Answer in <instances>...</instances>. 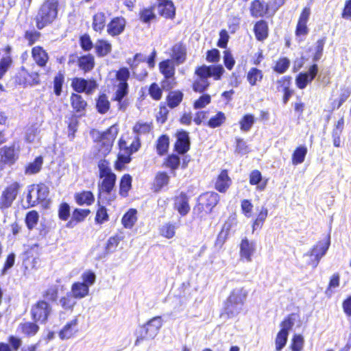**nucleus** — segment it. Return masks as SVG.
<instances>
[{"label":"nucleus","mask_w":351,"mask_h":351,"mask_svg":"<svg viewBox=\"0 0 351 351\" xmlns=\"http://www.w3.org/2000/svg\"><path fill=\"white\" fill-rule=\"evenodd\" d=\"M75 299L71 292L67 293L60 299V305L66 311H73L76 304Z\"/></svg>","instance_id":"63"},{"label":"nucleus","mask_w":351,"mask_h":351,"mask_svg":"<svg viewBox=\"0 0 351 351\" xmlns=\"http://www.w3.org/2000/svg\"><path fill=\"white\" fill-rule=\"evenodd\" d=\"M95 66V58L91 53H87L79 57L77 66L84 73L91 71Z\"/></svg>","instance_id":"38"},{"label":"nucleus","mask_w":351,"mask_h":351,"mask_svg":"<svg viewBox=\"0 0 351 351\" xmlns=\"http://www.w3.org/2000/svg\"><path fill=\"white\" fill-rule=\"evenodd\" d=\"M65 75L62 71H59L53 79V89L56 96L59 97L62 93L63 86L64 84Z\"/></svg>","instance_id":"46"},{"label":"nucleus","mask_w":351,"mask_h":351,"mask_svg":"<svg viewBox=\"0 0 351 351\" xmlns=\"http://www.w3.org/2000/svg\"><path fill=\"white\" fill-rule=\"evenodd\" d=\"M308 150L304 145L298 146L291 156V162L293 165L302 164L306 158Z\"/></svg>","instance_id":"51"},{"label":"nucleus","mask_w":351,"mask_h":351,"mask_svg":"<svg viewBox=\"0 0 351 351\" xmlns=\"http://www.w3.org/2000/svg\"><path fill=\"white\" fill-rule=\"evenodd\" d=\"M170 51V60L178 65L184 62L186 59V46L183 42L180 41L173 45Z\"/></svg>","instance_id":"23"},{"label":"nucleus","mask_w":351,"mask_h":351,"mask_svg":"<svg viewBox=\"0 0 351 351\" xmlns=\"http://www.w3.org/2000/svg\"><path fill=\"white\" fill-rule=\"evenodd\" d=\"M70 104L75 113L79 114L80 116L84 115L88 103L82 95L72 93L70 96Z\"/></svg>","instance_id":"27"},{"label":"nucleus","mask_w":351,"mask_h":351,"mask_svg":"<svg viewBox=\"0 0 351 351\" xmlns=\"http://www.w3.org/2000/svg\"><path fill=\"white\" fill-rule=\"evenodd\" d=\"M73 198L75 202L80 206H91L94 204L95 198L94 193L91 191L82 190L74 193Z\"/></svg>","instance_id":"32"},{"label":"nucleus","mask_w":351,"mask_h":351,"mask_svg":"<svg viewBox=\"0 0 351 351\" xmlns=\"http://www.w3.org/2000/svg\"><path fill=\"white\" fill-rule=\"evenodd\" d=\"M232 181L228 175V170L223 169L217 176L214 186L221 193H225L231 186Z\"/></svg>","instance_id":"22"},{"label":"nucleus","mask_w":351,"mask_h":351,"mask_svg":"<svg viewBox=\"0 0 351 351\" xmlns=\"http://www.w3.org/2000/svg\"><path fill=\"white\" fill-rule=\"evenodd\" d=\"M246 79L251 86H255L263 80V72L256 67H252L247 72Z\"/></svg>","instance_id":"42"},{"label":"nucleus","mask_w":351,"mask_h":351,"mask_svg":"<svg viewBox=\"0 0 351 351\" xmlns=\"http://www.w3.org/2000/svg\"><path fill=\"white\" fill-rule=\"evenodd\" d=\"M148 95L154 101H160L163 96V88L157 83H151L147 88Z\"/></svg>","instance_id":"57"},{"label":"nucleus","mask_w":351,"mask_h":351,"mask_svg":"<svg viewBox=\"0 0 351 351\" xmlns=\"http://www.w3.org/2000/svg\"><path fill=\"white\" fill-rule=\"evenodd\" d=\"M156 149L158 156H164L169 148V137L167 134L160 135L156 141Z\"/></svg>","instance_id":"45"},{"label":"nucleus","mask_w":351,"mask_h":351,"mask_svg":"<svg viewBox=\"0 0 351 351\" xmlns=\"http://www.w3.org/2000/svg\"><path fill=\"white\" fill-rule=\"evenodd\" d=\"M162 326V319L161 316L154 317L145 324L141 325L139 329L136 331V339L134 345L138 346L144 341L153 339L158 335Z\"/></svg>","instance_id":"10"},{"label":"nucleus","mask_w":351,"mask_h":351,"mask_svg":"<svg viewBox=\"0 0 351 351\" xmlns=\"http://www.w3.org/2000/svg\"><path fill=\"white\" fill-rule=\"evenodd\" d=\"M43 164V157L38 156L34 158V160L28 163L25 167V173L27 175H33L38 173Z\"/></svg>","instance_id":"48"},{"label":"nucleus","mask_w":351,"mask_h":351,"mask_svg":"<svg viewBox=\"0 0 351 351\" xmlns=\"http://www.w3.org/2000/svg\"><path fill=\"white\" fill-rule=\"evenodd\" d=\"M110 219V216L108 213V209L104 205L98 203V206L96 210L95 222L96 224L101 225Z\"/></svg>","instance_id":"56"},{"label":"nucleus","mask_w":351,"mask_h":351,"mask_svg":"<svg viewBox=\"0 0 351 351\" xmlns=\"http://www.w3.org/2000/svg\"><path fill=\"white\" fill-rule=\"evenodd\" d=\"M21 152L20 145L17 143L3 145L0 147V171L6 167L16 163Z\"/></svg>","instance_id":"12"},{"label":"nucleus","mask_w":351,"mask_h":351,"mask_svg":"<svg viewBox=\"0 0 351 351\" xmlns=\"http://www.w3.org/2000/svg\"><path fill=\"white\" fill-rule=\"evenodd\" d=\"M153 130V121L143 122L137 121L132 127V131L138 136L142 134H149Z\"/></svg>","instance_id":"47"},{"label":"nucleus","mask_w":351,"mask_h":351,"mask_svg":"<svg viewBox=\"0 0 351 351\" xmlns=\"http://www.w3.org/2000/svg\"><path fill=\"white\" fill-rule=\"evenodd\" d=\"M137 210L130 208L122 217L121 223L124 228H132L137 221Z\"/></svg>","instance_id":"50"},{"label":"nucleus","mask_w":351,"mask_h":351,"mask_svg":"<svg viewBox=\"0 0 351 351\" xmlns=\"http://www.w3.org/2000/svg\"><path fill=\"white\" fill-rule=\"evenodd\" d=\"M154 5H150L147 8H144L139 11L138 16L141 22L144 23H149L152 20L156 19L154 13Z\"/></svg>","instance_id":"58"},{"label":"nucleus","mask_w":351,"mask_h":351,"mask_svg":"<svg viewBox=\"0 0 351 351\" xmlns=\"http://www.w3.org/2000/svg\"><path fill=\"white\" fill-rule=\"evenodd\" d=\"M176 141L173 151L180 155H184L191 149L189 133L184 130H178L175 134Z\"/></svg>","instance_id":"17"},{"label":"nucleus","mask_w":351,"mask_h":351,"mask_svg":"<svg viewBox=\"0 0 351 351\" xmlns=\"http://www.w3.org/2000/svg\"><path fill=\"white\" fill-rule=\"evenodd\" d=\"M173 208L180 216L184 217L188 215L191 210L189 197L186 193L182 191L173 197Z\"/></svg>","instance_id":"20"},{"label":"nucleus","mask_w":351,"mask_h":351,"mask_svg":"<svg viewBox=\"0 0 351 351\" xmlns=\"http://www.w3.org/2000/svg\"><path fill=\"white\" fill-rule=\"evenodd\" d=\"M127 25L126 19L122 16L112 17L106 25V32L112 37L123 34Z\"/></svg>","instance_id":"19"},{"label":"nucleus","mask_w":351,"mask_h":351,"mask_svg":"<svg viewBox=\"0 0 351 351\" xmlns=\"http://www.w3.org/2000/svg\"><path fill=\"white\" fill-rule=\"evenodd\" d=\"M71 88L74 93H85L87 95H92L97 88L98 84L93 78L85 79L83 77H75L71 80Z\"/></svg>","instance_id":"15"},{"label":"nucleus","mask_w":351,"mask_h":351,"mask_svg":"<svg viewBox=\"0 0 351 351\" xmlns=\"http://www.w3.org/2000/svg\"><path fill=\"white\" fill-rule=\"evenodd\" d=\"M253 32L256 40L263 42L269 36V27L268 23L263 19L255 21L253 27Z\"/></svg>","instance_id":"26"},{"label":"nucleus","mask_w":351,"mask_h":351,"mask_svg":"<svg viewBox=\"0 0 351 351\" xmlns=\"http://www.w3.org/2000/svg\"><path fill=\"white\" fill-rule=\"evenodd\" d=\"M98 176L101 181L98 184L99 195H110L117 182V175L112 171L109 160L101 159L97 163Z\"/></svg>","instance_id":"6"},{"label":"nucleus","mask_w":351,"mask_h":351,"mask_svg":"<svg viewBox=\"0 0 351 351\" xmlns=\"http://www.w3.org/2000/svg\"><path fill=\"white\" fill-rule=\"evenodd\" d=\"M330 241L326 242L318 241L311 249V254L314 256L317 259H319L325 254L328 249Z\"/></svg>","instance_id":"59"},{"label":"nucleus","mask_w":351,"mask_h":351,"mask_svg":"<svg viewBox=\"0 0 351 351\" xmlns=\"http://www.w3.org/2000/svg\"><path fill=\"white\" fill-rule=\"evenodd\" d=\"M23 184L16 180L6 185L0 195V210L4 211L11 208L14 202L19 195Z\"/></svg>","instance_id":"11"},{"label":"nucleus","mask_w":351,"mask_h":351,"mask_svg":"<svg viewBox=\"0 0 351 351\" xmlns=\"http://www.w3.org/2000/svg\"><path fill=\"white\" fill-rule=\"evenodd\" d=\"M224 73V69L221 64L202 65L196 67L195 75L197 77L192 83V89L195 93H204L210 86L208 77H213L215 80H219Z\"/></svg>","instance_id":"3"},{"label":"nucleus","mask_w":351,"mask_h":351,"mask_svg":"<svg viewBox=\"0 0 351 351\" xmlns=\"http://www.w3.org/2000/svg\"><path fill=\"white\" fill-rule=\"evenodd\" d=\"M95 49L97 57H104L111 52L112 45L108 40L100 38L97 40Z\"/></svg>","instance_id":"43"},{"label":"nucleus","mask_w":351,"mask_h":351,"mask_svg":"<svg viewBox=\"0 0 351 351\" xmlns=\"http://www.w3.org/2000/svg\"><path fill=\"white\" fill-rule=\"evenodd\" d=\"M132 188V178L130 174H123L119 183V194L121 197L129 196V192Z\"/></svg>","instance_id":"39"},{"label":"nucleus","mask_w":351,"mask_h":351,"mask_svg":"<svg viewBox=\"0 0 351 351\" xmlns=\"http://www.w3.org/2000/svg\"><path fill=\"white\" fill-rule=\"evenodd\" d=\"M245 298L246 294L241 290L232 291L224 302L220 317L229 319L238 315L244 304Z\"/></svg>","instance_id":"8"},{"label":"nucleus","mask_w":351,"mask_h":351,"mask_svg":"<svg viewBox=\"0 0 351 351\" xmlns=\"http://www.w3.org/2000/svg\"><path fill=\"white\" fill-rule=\"evenodd\" d=\"M184 99V93L180 90L169 91L166 96L164 102L170 109H174L179 106Z\"/></svg>","instance_id":"35"},{"label":"nucleus","mask_w":351,"mask_h":351,"mask_svg":"<svg viewBox=\"0 0 351 351\" xmlns=\"http://www.w3.org/2000/svg\"><path fill=\"white\" fill-rule=\"evenodd\" d=\"M36 28V29H27L24 32L23 38L28 46H33L40 40L42 34Z\"/></svg>","instance_id":"49"},{"label":"nucleus","mask_w":351,"mask_h":351,"mask_svg":"<svg viewBox=\"0 0 351 351\" xmlns=\"http://www.w3.org/2000/svg\"><path fill=\"white\" fill-rule=\"evenodd\" d=\"M71 293L75 299H82L89 294V288L81 282H75L72 284Z\"/></svg>","instance_id":"41"},{"label":"nucleus","mask_w":351,"mask_h":351,"mask_svg":"<svg viewBox=\"0 0 351 351\" xmlns=\"http://www.w3.org/2000/svg\"><path fill=\"white\" fill-rule=\"evenodd\" d=\"M326 42V37H322L316 42L315 52L313 56V60L319 61L324 53V47ZM319 72V66L316 63L309 66L306 71L300 72L295 78L296 87L300 90L305 89L316 78Z\"/></svg>","instance_id":"2"},{"label":"nucleus","mask_w":351,"mask_h":351,"mask_svg":"<svg viewBox=\"0 0 351 351\" xmlns=\"http://www.w3.org/2000/svg\"><path fill=\"white\" fill-rule=\"evenodd\" d=\"M15 85L24 88L34 86L40 84V73L38 71L29 72L25 66H21L13 77Z\"/></svg>","instance_id":"14"},{"label":"nucleus","mask_w":351,"mask_h":351,"mask_svg":"<svg viewBox=\"0 0 351 351\" xmlns=\"http://www.w3.org/2000/svg\"><path fill=\"white\" fill-rule=\"evenodd\" d=\"M176 229L177 226L175 224L167 222L160 227L159 234L161 237L170 239L176 236Z\"/></svg>","instance_id":"55"},{"label":"nucleus","mask_w":351,"mask_h":351,"mask_svg":"<svg viewBox=\"0 0 351 351\" xmlns=\"http://www.w3.org/2000/svg\"><path fill=\"white\" fill-rule=\"evenodd\" d=\"M256 250L254 241H250L247 237L241 239L239 244V256L241 260L251 262L252 256Z\"/></svg>","instance_id":"24"},{"label":"nucleus","mask_w":351,"mask_h":351,"mask_svg":"<svg viewBox=\"0 0 351 351\" xmlns=\"http://www.w3.org/2000/svg\"><path fill=\"white\" fill-rule=\"evenodd\" d=\"M110 106L108 95L104 92L99 93L95 99V108L97 112L104 114L110 110Z\"/></svg>","instance_id":"40"},{"label":"nucleus","mask_w":351,"mask_h":351,"mask_svg":"<svg viewBox=\"0 0 351 351\" xmlns=\"http://www.w3.org/2000/svg\"><path fill=\"white\" fill-rule=\"evenodd\" d=\"M256 121L253 114H245L239 120V128L242 132H249Z\"/></svg>","instance_id":"54"},{"label":"nucleus","mask_w":351,"mask_h":351,"mask_svg":"<svg viewBox=\"0 0 351 351\" xmlns=\"http://www.w3.org/2000/svg\"><path fill=\"white\" fill-rule=\"evenodd\" d=\"M106 25V16L104 12H99L93 15L92 28L95 32L101 33Z\"/></svg>","instance_id":"44"},{"label":"nucleus","mask_w":351,"mask_h":351,"mask_svg":"<svg viewBox=\"0 0 351 351\" xmlns=\"http://www.w3.org/2000/svg\"><path fill=\"white\" fill-rule=\"evenodd\" d=\"M220 201L219 195L214 191H206L201 194L193 209L194 218L204 220L206 216L213 212Z\"/></svg>","instance_id":"7"},{"label":"nucleus","mask_w":351,"mask_h":351,"mask_svg":"<svg viewBox=\"0 0 351 351\" xmlns=\"http://www.w3.org/2000/svg\"><path fill=\"white\" fill-rule=\"evenodd\" d=\"M141 147L140 137L134 136L130 145H128L127 139L121 136L118 141L119 152L114 162V169L118 171L123 170L125 165L132 161V155L138 152Z\"/></svg>","instance_id":"5"},{"label":"nucleus","mask_w":351,"mask_h":351,"mask_svg":"<svg viewBox=\"0 0 351 351\" xmlns=\"http://www.w3.org/2000/svg\"><path fill=\"white\" fill-rule=\"evenodd\" d=\"M268 216V209L262 206L258 214L256 215V218L253 221L252 227L253 230L261 229L263 226L265 221L266 220Z\"/></svg>","instance_id":"60"},{"label":"nucleus","mask_w":351,"mask_h":351,"mask_svg":"<svg viewBox=\"0 0 351 351\" xmlns=\"http://www.w3.org/2000/svg\"><path fill=\"white\" fill-rule=\"evenodd\" d=\"M58 0H45L39 6L34 16L36 27L43 29L51 25L58 19Z\"/></svg>","instance_id":"4"},{"label":"nucleus","mask_w":351,"mask_h":351,"mask_svg":"<svg viewBox=\"0 0 351 351\" xmlns=\"http://www.w3.org/2000/svg\"><path fill=\"white\" fill-rule=\"evenodd\" d=\"M226 121V116L225 113L222 111H218L208 119L206 124L210 128H217L223 125Z\"/></svg>","instance_id":"53"},{"label":"nucleus","mask_w":351,"mask_h":351,"mask_svg":"<svg viewBox=\"0 0 351 351\" xmlns=\"http://www.w3.org/2000/svg\"><path fill=\"white\" fill-rule=\"evenodd\" d=\"M31 186L32 191H34V197H36L35 201H36L37 204L44 203L48 199L49 189L45 183L33 184H31Z\"/></svg>","instance_id":"30"},{"label":"nucleus","mask_w":351,"mask_h":351,"mask_svg":"<svg viewBox=\"0 0 351 351\" xmlns=\"http://www.w3.org/2000/svg\"><path fill=\"white\" fill-rule=\"evenodd\" d=\"M170 177L165 171H158L152 184V190L154 193H158L166 187L169 183Z\"/></svg>","instance_id":"31"},{"label":"nucleus","mask_w":351,"mask_h":351,"mask_svg":"<svg viewBox=\"0 0 351 351\" xmlns=\"http://www.w3.org/2000/svg\"><path fill=\"white\" fill-rule=\"evenodd\" d=\"M90 133L93 138V142L96 143L94 157L100 158H105L111 152L119 129L117 125L114 124L104 131L92 130Z\"/></svg>","instance_id":"1"},{"label":"nucleus","mask_w":351,"mask_h":351,"mask_svg":"<svg viewBox=\"0 0 351 351\" xmlns=\"http://www.w3.org/2000/svg\"><path fill=\"white\" fill-rule=\"evenodd\" d=\"M39 221V213L36 210L28 211L25 217V223L29 230H33Z\"/></svg>","instance_id":"61"},{"label":"nucleus","mask_w":351,"mask_h":351,"mask_svg":"<svg viewBox=\"0 0 351 351\" xmlns=\"http://www.w3.org/2000/svg\"><path fill=\"white\" fill-rule=\"evenodd\" d=\"M276 90L277 93L282 94V103L284 104H287L295 93L292 87V77L286 75L278 78L276 82Z\"/></svg>","instance_id":"16"},{"label":"nucleus","mask_w":351,"mask_h":351,"mask_svg":"<svg viewBox=\"0 0 351 351\" xmlns=\"http://www.w3.org/2000/svg\"><path fill=\"white\" fill-rule=\"evenodd\" d=\"M157 8L160 16L166 19L173 20L176 17V7L172 1H166L165 3H158Z\"/></svg>","instance_id":"36"},{"label":"nucleus","mask_w":351,"mask_h":351,"mask_svg":"<svg viewBox=\"0 0 351 351\" xmlns=\"http://www.w3.org/2000/svg\"><path fill=\"white\" fill-rule=\"evenodd\" d=\"M38 322H23L19 324L18 331L27 337L35 336L40 330Z\"/></svg>","instance_id":"34"},{"label":"nucleus","mask_w":351,"mask_h":351,"mask_svg":"<svg viewBox=\"0 0 351 351\" xmlns=\"http://www.w3.org/2000/svg\"><path fill=\"white\" fill-rule=\"evenodd\" d=\"M180 154L172 153L167 155L163 160L162 167L169 169L170 172L175 176L176 171L178 170L181 165Z\"/></svg>","instance_id":"33"},{"label":"nucleus","mask_w":351,"mask_h":351,"mask_svg":"<svg viewBox=\"0 0 351 351\" xmlns=\"http://www.w3.org/2000/svg\"><path fill=\"white\" fill-rule=\"evenodd\" d=\"M52 306L45 300H38L32 305L30 315L34 322L46 324L52 314Z\"/></svg>","instance_id":"13"},{"label":"nucleus","mask_w":351,"mask_h":351,"mask_svg":"<svg viewBox=\"0 0 351 351\" xmlns=\"http://www.w3.org/2000/svg\"><path fill=\"white\" fill-rule=\"evenodd\" d=\"M310 15L311 8L309 6L303 8L298 17L295 29V35L296 37H305L308 34L309 29L307 26V23L309 20Z\"/></svg>","instance_id":"18"},{"label":"nucleus","mask_w":351,"mask_h":351,"mask_svg":"<svg viewBox=\"0 0 351 351\" xmlns=\"http://www.w3.org/2000/svg\"><path fill=\"white\" fill-rule=\"evenodd\" d=\"M290 64V60L287 57L282 56L275 62L272 70L278 74H283L287 71Z\"/></svg>","instance_id":"52"},{"label":"nucleus","mask_w":351,"mask_h":351,"mask_svg":"<svg viewBox=\"0 0 351 351\" xmlns=\"http://www.w3.org/2000/svg\"><path fill=\"white\" fill-rule=\"evenodd\" d=\"M129 93V84H119L117 85V90L112 97V101L119 103V109L125 110L128 106V104L123 101L124 97H125Z\"/></svg>","instance_id":"37"},{"label":"nucleus","mask_w":351,"mask_h":351,"mask_svg":"<svg viewBox=\"0 0 351 351\" xmlns=\"http://www.w3.org/2000/svg\"><path fill=\"white\" fill-rule=\"evenodd\" d=\"M168 108L169 107L164 102H161L159 104L158 112L156 115L157 123L163 124L167 121L169 114Z\"/></svg>","instance_id":"64"},{"label":"nucleus","mask_w":351,"mask_h":351,"mask_svg":"<svg viewBox=\"0 0 351 351\" xmlns=\"http://www.w3.org/2000/svg\"><path fill=\"white\" fill-rule=\"evenodd\" d=\"M285 3V0H252L249 6L250 16L254 19L263 18L269 15L270 12L275 14Z\"/></svg>","instance_id":"9"},{"label":"nucleus","mask_w":351,"mask_h":351,"mask_svg":"<svg viewBox=\"0 0 351 351\" xmlns=\"http://www.w3.org/2000/svg\"><path fill=\"white\" fill-rule=\"evenodd\" d=\"M173 62L170 59H166L158 64L160 73L163 75V79L161 82L162 84H164L167 80L174 78L176 69Z\"/></svg>","instance_id":"29"},{"label":"nucleus","mask_w":351,"mask_h":351,"mask_svg":"<svg viewBox=\"0 0 351 351\" xmlns=\"http://www.w3.org/2000/svg\"><path fill=\"white\" fill-rule=\"evenodd\" d=\"M90 213V210L88 208H75L72 211L70 219L66 223L65 227L69 229L74 228L79 223L84 222Z\"/></svg>","instance_id":"21"},{"label":"nucleus","mask_w":351,"mask_h":351,"mask_svg":"<svg viewBox=\"0 0 351 351\" xmlns=\"http://www.w3.org/2000/svg\"><path fill=\"white\" fill-rule=\"evenodd\" d=\"M31 56L36 64L41 68H45L49 60L48 53L40 45H36L32 48Z\"/></svg>","instance_id":"25"},{"label":"nucleus","mask_w":351,"mask_h":351,"mask_svg":"<svg viewBox=\"0 0 351 351\" xmlns=\"http://www.w3.org/2000/svg\"><path fill=\"white\" fill-rule=\"evenodd\" d=\"M78 318L75 317L72 320L67 322L59 331V337L62 339H68L73 337L78 332Z\"/></svg>","instance_id":"28"},{"label":"nucleus","mask_w":351,"mask_h":351,"mask_svg":"<svg viewBox=\"0 0 351 351\" xmlns=\"http://www.w3.org/2000/svg\"><path fill=\"white\" fill-rule=\"evenodd\" d=\"M71 216V207L66 202H61L58 207V217L60 221H68Z\"/></svg>","instance_id":"62"}]
</instances>
